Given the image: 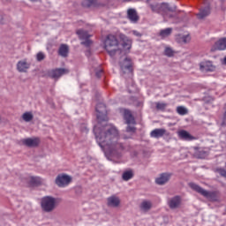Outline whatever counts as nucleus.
I'll return each instance as SVG.
<instances>
[{"instance_id":"obj_1","label":"nucleus","mask_w":226,"mask_h":226,"mask_svg":"<svg viewBox=\"0 0 226 226\" xmlns=\"http://www.w3.org/2000/svg\"><path fill=\"white\" fill-rule=\"evenodd\" d=\"M95 110L97 112L98 124L94 127V133L97 144L106 153L115 158H120L123 153L126 150V145L121 141L119 138V131L114 126L105 127L104 131L100 128V124L107 123L109 117H107V107L103 103L97 104Z\"/></svg>"},{"instance_id":"obj_2","label":"nucleus","mask_w":226,"mask_h":226,"mask_svg":"<svg viewBox=\"0 0 226 226\" xmlns=\"http://www.w3.org/2000/svg\"><path fill=\"white\" fill-rule=\"evenodd\" d=\"M119 38L121 43H119L117 37L113 34L107 35L104 41V49L111 57L116 56V54H123V56H126V54L130 52V49H132V40L123 34H119Z\"/></svg>"},{"instance_id":"obj_3","label":"nucleus","mask_w":226,"mask_h":226,"mask_svg":"<svg viewBox=\"0 0 226 226\" xmlns=\"http://www.w3.org/2000/svg\"><path fill=\"white\" fill-rule=\"evenodd\" d=\"M150 8L152 11H154V13H161L163 17V19H174V15L170 14L169 11L174 12L177 10V6L170 7L169 4L162 3V4H151Z\"/></svg>"},{"instance_id":"obj_4","label":"nucleus","mask_w":226,"mask_h":226,"mask_svg":"<svg viewBox=\"0 0 226 226\" xmlns=\"http://www.w3.org/2000/svg\"><path fill=\"white\" fill-rule=\"evenodd\" d=\"M41 207L44 213H52L56 209V198L52 196L41 198Z\"/></svg>"},{"instance_id":"obj_5","label":"nucleus","mask_w":226,"mask_h":226,"mask_svg":"<svg viewBox=\"0 0 226 226\" xmlns=\"http://www.w3.org/2000/svg\"><path fill=\"white\" fill-rule=\"evenodd\" d=\"M189 186L190 188H192V190H194V192H197V193H200L203 197H206V199H209L210 200H216V192L206 191L205 189H203L202 187H200L199 185L195 183H190Z\"/></svg>"},{"instance_id":"obj_6","label":"nucleus","mask_w":226,"mask_h":226,"mask_svg":"<svg viewBox=\"0 0 226 226\" xmlns=\"http://www.w3.org/2000/svg\"><path fill=\"white\" fill-rule=\"evenodd\" d=\"M119 66L123 73H129V75H132L133 72L132 59L128 57L121 58L119 61Z\"/></svg>"},{"instance_id":"obj_7","label":"nucleus","mask_w":226,"mask_h":226,"mask_svg":"<svg viewBox=\"0 0 226 226\" xmlns=\"http://www.w3.org/2000/svg\"><path fill=\"white\" fill-rule=\"evenodd\" d=\"M55 183L59 188H64L72 183V177L66 174H59L56 177Z\"/></svg>"},{"instance_id":"obj_8","label":"nucleus","mask_w":226,"mask_h":226,"mask_svg":"<svg viewBox=\"0 0 226 226\" xmlns=\"http://www.w3.org/2000/svg\"><path fill=\"white\" fill-rule=\"evenodd\" d=\"M68 73H70V71L68 69H64V68L52 69L48 71V77H50V79H54L55 80H57V79Z\"/></svg>"},{"instance_id":"obj_9","label":"nucleus","mask_w":226,"mask_h":226,"mask_svg":"<svg viewBox=\"0 0 226 226\" xmlns=\"http://www.w3.org/2000/svg\"><path fill=\"white\" fill-rule=\"evenodd\" d=\"M16 68L19 73H26L31 68V64L27 63L26 60H21L17 63Z\"/></svg>"},{"instance_id":"obj_10","label":"nucleus","mask_w":226,"mask_h":226,"mask_svg":"<svg viewBox=\"0 0 226 226\" xmlns=\"http://www.w3.org/2000/svg\"><path fill=\"white\" fill-rule=\"evenodd\" d=\"M200 70L202 72H215L216 67L213 64V62L206 61L200 64Z\"/></svg>"},{"instance_id":"obj_11","label":"nucleus","mask_w":226,"mask_h":226,"mask_svg":"<svg viewBox=\"0 0 226 226\" xmlns=\"http://www.w3.org/2000/svg\"><path fill=\"white\" fill-rule=\"evenodd\" d=\"M23 144L27 147H38L40 146V138H28L23 139Z\"/></svg>"},{"instance_id":"obj_12","label":"nucleus","mask_w":226,"mask_h":226,"mask_svg":"<svg viewBox=\"0 0 226 226\" xmlns=\"http://www.w3.org/2000/svg\"><path fill=\"white\" fill-rule=\"evenodd\" d=\"M172 177V173H162L155 179L156 185H165V183H169Z\"/></svg>"},{"instance_id":"obj_13","label":"nucleus","mask_w":226,"mask_h":226,"mask_svg":"<svg viewBox=\"0 0 226 226\" xmlns=\"http://www.w3.org/2000/svg\"><path fill=\"white\" fill-rule=\"evenodd\" d=\"M127 19H129L132 24H137L139 22V15L137 14V11H135V9H129L127 11Z\"/></svg>"},{"instance_id":"obj_14","label":"nucleus","mask_w":226,"mask_h":226,"mask_svg":"<svg viewBox=\"0 0 226 226\" xmlns=\"http://www.w3.org/2000/svg\"><path fill=\"white\" fill-rule=\"evenodd\" d=\"M211 15V7L209 5L200 9V12L197 14V18L200 19H206Z\"/></svg>"},{"instance_id":"obj_15","label":"nucleus","mask_w":226,"mask_h":226,"mask_svg":"<svg viewBox=\"0 0 226 226\" xmlns=\"http://www.w3.org/2000/svg\"><path fill=\"white\" fill-rule=\"evenodd\" d=\"M30 186H41L45 185V180L40 177H32L28 179Z\"/></svg>"},{"instance_id":"obj_16","label":"nucleus","mask_w":226,"mask_h":226,"mask_svg":"<svg viewBox=\"0 0 226 226\" xmlns=\"http://www.w3.org/2000/svg\"><path fill=\"white\" fill-rule=\"evenodd\" d=\"M121 204V200L119 197L113 195L108 198V206L109 207H117Z\"/></svg>"},{"instance_id":"obj_17","label":"nucleus","mask_w":226,"mask_h":226,"mask_svg":"<svg viewBox=\"0 0 226 226\" xmlns=\"http://www.w3.org/2000/svg\"><path fill=\"white\" fill-rule=\"evenodd\" d=\"M226 49V38H222L218 41H216L212 49L215 50H225Z\"/></svg>"},{"instance_id":"obj_18","label":"nucleus","mask_w":226,"mask_h":226,"mask_svg":"<svg viewBox=\"0 0 226 226\" xmlns=\"http://www.w3.org/2000/svg\"><path fill=\"white\" fill-rule=\"evenodd\" d=\"M167 133V130L165 129H154L150 132V137L153 139H160L161 137H163Z\"/></svg>"},{"instance_id":"obj_19","label":"nucleus","mask_w":226,"mask_h":226,"mask_svg":"<svg viewBox=\"0 0 226 226\" xmlns=\"http://www.w3.org/2000/svg\"><path fill=\"white\" fill-rule=\"evenodd\" d=\"M181 205V198L179 196H175L169 200V207L170 209H177L178 206Z\"/></svg>"},{"instance_id":"obj_20","label":"nucleus","mask_w":226,"mask_h":226,"mask_svg":"<svg viewBox=\"0 0 226 226\" xmlns=\"http://www.w3.org/2000/svg\"><path fill=\"white\" fill-rule=\"evenodd\" d=\"M82 6L84 8H96L100 6V3H98V0H84Z\"/></svg>"},{"instance_id":"obj_21","label":"nucleus","mask_w":226,"mask_h":226,"mask_svg":"<svg viewBox=\"0 0 226 226\" xmlns=\"http://www.w3.org/2000/svg\"><path fill=\"white\" fill-rule=\"evenodd\" d=\"M151 207H153V203L149 200H143L139 205V209L145 213H147Z\"/></svg>"},{"instance_id":"obj_22","label":"nucleus","mask_w":226,"mask_h":226,"mask_svg":"<svg viewBox=\"0 0 226 226\" xmlns=\"http://www.w3.org/2000/svg\"><path fill=\"white\" fill-rule=\"evenodd\" d=\"M124 117L127 124H133V123H135V118H133V116L132 115V113L129 110L124 111Z\"/></svg>"},{"instance_id":"obj_23","label":"nucleus","mask_w":226,"mask_h":226,"mask_svg":"<svg viewBox=\"0 0 226 226\" xmlns=\"http://www.w3.org/2000/svg\"><path fill=\"white\" fill-rule=\"evenodd\" d=\"M178 137L182 139V140H192V134L185 130H182L178 132Z\"/></svg>"},{"instance_id":"obj_24","label":"nucleus","mask_w":226,"mask_h":226,"mask_svg":"<svg viewBox=\"0 0 226 226\" xmlns=\"http://www.w3.org/2000/svg\"><path fill=\"white\" fill-rule=\"evenodd\" d=\"M68 45L62 44L58 49L59 56H62V57H66L68 56Z\"/></svg>"},{"instance_id":"obj_25","label":"nucleus","mask_w":226,"mask_h":226,"mask_svg":"<svg viewBox=\"0 0 226 226\" xmlns=\"http://www.w3.org/2000/svg\"><path fill=\"white\" fill-rule=\"evenodd\" d=\"M132 178H133V171L132 170L124 171L122 175V179L124 181H130Z\"/></svg>"},{"instance_id":"obj_26","label":"nucleus","mask_w":226,"mask_h":226,"mask_svg":"<svg viewBox=\"0 0 226 226\" xmlns=\"http://www.w3.org/2000/svg\"><path fill=\"white\" fill-rule=\"evenodd\" d=\"M77 34L79 37V40H87L91 35L87 31L78 30Z\"/></svg>"},{"instance_id":"obj_27","label":"nucleus","mask_w":226,"mask_h":226,"mask_svg":"<svg viewBox=\"0 0 226 226\" xmlns=\"http://www.w3.org/2000/svg\"><path fill=\"white\" fill-rule=\"evenodd\" d=\"M177 41V43H188L190 41V35H178Z\"/></svg>"},{"instance_id":"obj_28","label":"nucleus","mask_w":226,"mask_h":226,"mask_svg":"<svg viewBox=\"0 0 226 226\" xmlns=\"http://www.w3.org/2000/svg\"><path fill=\"white\" fill-rule=\"evenodd\" d=\"M34 116L32 112H25L22 115V119L26 121V123H30V121H33Z\"/></svg>"},{"instance_id":"obj_29","label":"nucleus","mask_w":226,"mask_h":226,"mask_svg":"<svg viewBox=\"0 0 226 226\" xmlns=\"http://www.w3.org/2000/svg\"><path fill=\"white\" fill-rule=\"evenodd\" d=\"M170 34H172V28H165L160 32L162 38H167V36H170Z\"/></svg>"},{"instance_id":"obj_30","label":"nucleus","mask_w":226,"mask_h":226,"mask_svg":"<svg viewBox=\"0 0 226 226\" xmlns=\"http://www.w3.org/2000/svg\"><path fill=\"white\" fill-rule=\"evenodd\" d=\"M177 112L179 116H186V114H188V109L183 106H178L177 108Z\"/></svg>"},{"instance_id":"obj_31","label":"nucleus","mask_w":226,"mask_h":226,"mask_svg":"<svg viewBox=\"0 0 226 226\" xmlns=\"http://www.w3.org/2000/svg\"><path fill=\"white\" fill-rule=\"evenodd\" d=\"M169 104L165 102H155V107L157 110H165Z\"/></svg>"},{"instance_id":"obj_32","label":"nucleus","mask_w":226,"mask_h":226,"mask_svg":"<svg viewBox=\"0 0 226 226\" xmlns=\"http://www.w3.org/2000/svg\"><path fill=\"white\" fill-rule=\"evenodd\" d=\"M164 54L168 57H172V56H174V50H172V49L170 48H166L164 50Z\"/></svg>"},{"instance_id":"obj_33","label":"nucleus","mask_w":226,"mask_h":226,"mask_svg":"<svg viewBox=\"0 0 226 226\" xmlns=\"http://www.w3.org/2000/svg\"><path fill=\"white\" fill-rule=\"evenodd\" d=\"M36 59L37 61H43V59H45V54H43V52H39L36 55Z\"/></svg>"},{"instance_id":"obj_34","label":"nucleus","mask_w":226,"mask_h":226,"mask_svg":"<svg viewBox=\"0 0 226 226\" xmlns=\"http://www.w3.org/2000/svg\"><path fill=\"white\" fill-rule=\"evenodd\" d=\"M91 43H93V41L88 38L85 39V41L81 42V45H84L85 47H91Z\"/></svg>"},{"instance_id":"obj_35","label":"nucleus","mask_w":226,"mask_h":226,"mask_svg":"<svg viewBox=\"0 0 226 226\" xmlns=\"http://www.w3.org/2000/svg\"><path fill=\"white\" fill-rule=\"evenodd\" d=\"M126 132L133 133V132H135V127H133L132 125H128L126 128Z\"/></svg>"},{"instance_id":"obj_36","label":"nucleus","mask_w":226,"mask_h":226,"mask_svg":"<svg viewBox=\"0 0 226 226\" xmlns=\"http://www.w3.org/2000/svg\"><path fill=\"white\" fill-rule=\"evenodd\" d=\"M95 75L98 79H100V77H102V75H103V70L100 69L99 71H96Z\"/></svg>"},{"instance_id":"obj_37","label":"nucleus","mask_w":226,"mask_h":226,"mask_svg":"<svg viewBox=\"0 0 226 226\" xmlns=\"http://www.w3.org/2000/svg\"><path fill=\"white\" fill-rule=\"evenodd\" d=\"M219 174H221L222 177H226V170H223V169L219 170Z\"/></svg>"},{"instance_id":"obj_38","label":"nucleus","mask_w":226,"mask_h":226,"mask_svg":"<svg viewBox=\"0 0 226 226\" xmlns=\"http://www.w3.org/2000/svg\"><path fill=\"white\" fill-rule=\"evenodd\" d=\"M132 34H134V36H138V37L142 36V34H140V33H139V32L136 31V30L132 31Z\"/></svg>"},{"instance_id":"obj_39","label":"nucleus","mask_w":226,"mask_h":226,"mask_svg":"<svg viewBox=\"0 0 226 226\" xmlns=\"http://www.w3.org/2000/svg\"><path fill=\"white\" fill-rule=\"evenodd\" d=\"M123 1V3H132V1H133V0H122Z\"/></svg>"},{"instance_id":"obj_40","label":"nucleus","mask_w":226,"mask_h":226,"mask_svg":"<svg viewBox=\"0 0 226 226\" xmlns=\"http://www.w3.org/2000/svg\"><path fill=\"white\" fill-rule=\"evenodd\" d=\"M223 64H226V56L223 59Z\"/></svg>"},{"instance_id":"obj_41","label":"nucleus","mask_w":226,"mask_h":226,"mask_svg":"<svg viewBox=\"0 0 226 226\" xmlns=\"http://www.w3.org/2000/svg\"><path fill=\"white\" fill-rule=\"evenodd\" d=\"M29 1H31V3H36V1L38 0H29Z\"/></svg>"},{"instance_id":"obj_42","label":"nucleus","mask_w":226,"mask_h":226,"mask_svg":"<svg viewBox=\"0 0 226 226\" xmlns=\"http://www.w3.org/2000/svg\"><path fill=\"white\" fill-rule=\"evenodd\" d=\"M221 3H223V1H225V0H219Z\"/></svg>"},{"instance_id":"obj_43","label":"nucleus","mask_w":226,"mask_h":226,"mask_svg":"<svg viewBox=\"0 0 226 226\" xmlns=\"http://www.w3.org/2000/svg\"><path fill=\"white\" fill-rule=\"evenodd\" d=\"M85 130H86V132H89V130H87V129H85Z\"/></svg>"}]
</instances>
